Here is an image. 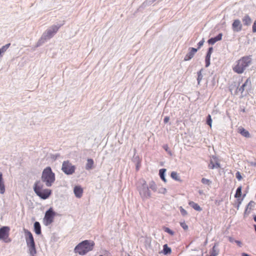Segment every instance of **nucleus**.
Wrapping results in <instances>:
<instances>
[{
  "mask_svg": "<svg viewBox=\"0 0 256 256\" xmlns=\"http://www.w3.org/2000/svg\"><path fill=\"white\" fill-rule=\"evenodd\" d=\"M255 204V202L251 200L249 202V203L248 204L245 210L244 214H248L250 212V210L252 209V208L254 206Z\"/></svg>",
  "mask_w": 256,
  "mask_h": 256,
  "instance_id": "nucleus-17",
  "label": "nucleus"
},
{
  "mask_svg": "<svg viewBox=\"0 0 256 256\" xmlns=\"http://www.w3.org/2000/svg\"><path fill=\"white\" fill-rule=\"evenodd\" d=\"M246 194H244L243 195V196H242V198H244V197L246 196Z\"/></svg>",
  "mask_w": 256,
  "mask_h": 256,
  "instance_id": "nucleus-54",
  "label": "nucleus"
},
{
  "mask_svg": "<svg viewBox=\"0 0 256 256\" xmlns=\"http://www.w3.org/2000/svg\"><path fill=\"white\" fill-rule=\"evenodd\" d=\"M212 50H213V48L212 47L209 48L206 57L210 58L211 54L212 52Z\"/></svg>",
  "mask_w": 256,
  "mask_h": 256,
  "instance_id": "nucleus-36",
  "label": "nucleus"
},
{
  "mask_svg": "<svg viewBox=\"0 0 256 256\" xmlns=\"http://www.w3.org/2000/svg\"><path fill=\"white\" fill-rule=\"evenodd\" d=\"M190 52L186 55L184 60L187 61L192 59L195 53L198 51V49L194 48H189Z\"/></svg>",
  "mask_w": 256,
  "mask_h": 256,
  "instance_id": "nucleus-12",
  "label": "nucleus"
},
{
  "mask_svg": "<svg viewBox=\"0 0 256 256\" xmlns=\"http://www.w3.org/2000/svg\"><path fill=\"white\" fill-rule=\"evenodd\" d=\"M214 163L215 162H214V161L211 160L208 166V168L210 169L215 168Z\"/></svg>",
  "mask_w": 256,
  "mask_h": 256,
  "instance_id": "nucleus-35",
  "label": "nucleus"
},
{
  "mask_svg": "<svg viewBox=\"0 0 256 256\" xmlns=\"http://www.w3.org/2000/svg\"><path fill=\"white\" fill-rule=\"evenodd\" d=\"M26 240L28 248L30 254L31 256H35L36 254V245L34 238L32 232L24 228Z\"/></svg>",
  "mask_w": 256,
  "mask_h": 256,
  "instance_id": "nucleus-4",
  "label": "nucleus"
},
{
  "mask_svg": "<svg viewBox=\"0 0 256 256\" xmlns=\"http://www.w3.org/2000/svg\"><path fill=\"white\" fill-rule=\"evenodd\" d=\"M215 168H220V164L218 162H216L214 163Z\"/></svg>",
  "mask_w": 256,
  "mask_h": 256,
  "instance_id": "nucleus-45",
  "label": "nucleus"
},
{
  "mask_svg": "<svg viewBox=\"0 0 256 256\" xmlns=\"http://www.w3.org/2000/svg\"><path fill=\"white\" fill-rule=\"evenodd\" d=\"M222 33L219 34L214 38H212L208 40V42L210 44H214L216 42L222 40Z\"/></svg>",
  "mask_w": 256,
  "mask_h": 256,
  "instance_id": "nucleus-15",
  "label": "nucleus"
},
{
  "mask_svg": "<svg viewBox=\"0 0 256 256\" xmlns=\"http://www.w3.org/2000/svg\"><path fill=\"white\" fill-rule=\"evenodd\" d=\"M201 182L203 184H206L208 186L210 185L212 183V182L210 180L204 178H202Z\"/></svg>",
  "mask_w": 256,
  "mask_h": 256,
  "instance_id": "nucleus-31",
  "label": "nucleus"
},
{
  "mask_svg": "<svg viewBox=\"0 0 256 256\" xmlns=\"http://www.w3.org/2000/svg\"><path fill=\"white\" fill-rule=\"evenodd\" d=\"M164 149L170 155H172V153L170 150H169L168 146L167 144H164L163 146Z\"/></svg>",
  "mask_w": 256,
  "mask_h": 256,
  "instance_id": "nucleus-37",
  "label": "nucleus"
},
{
  "mask_svg": "<svg viewBox=\"0 0 256 256\" xmlns=\"http://www.w3.org/2000/svg\"><path fill=\"white\" fill-rule=\"evenodd\" d=\"M161 180H162L164 182H166V180L165 178V174L161 173Z\"/></svg>",
  "mask_w": 256,
  "mask_h": 256,
  "instance_id": "nucleus-44",
  "label": "nucleus"
},
{
  "mask_svg": "<svg viewBox=\"0 0 256 256\" xmlns=\"http://www.w3.org/2000/svg\"><path fill=\"white\" fill-rule=\"evenodd\" d=\"M149 187L150 188H151L152 190H154V191L156 190V184L155 182L153 181H152L149 184Z\"/></svg>",
  "mask_w": 256,
  "mask_h": 256,
  "instance_id": "nucleus-32",
  "label": "nucleus"
},
{
  "mask_svg": "<svg viewBox=\"0 0 256 256\" xmlns=\"http://www.w3.org/2000/svg\"><path fill=\"white\" fill-rule=\"evenodd\" d=\"M252 62L250 56H243L236 62V64L232 67V70L236 74H241L252 64Z\"/></svg>",
  "mask_w": 256,
  "mask_h": 256,
  "instance_id": "nucleus-1",
  "label": "nucleus"
},
{
  "mask_svg": "<svg viewBox=\"0 0 256 256\" xmlns=\"http://www.w3.org/2000/svg\"><path fill=\"white\" fill-rule=\"evenodd\" d=\"M242 186H240L236 189V192L234 194V197L236 198H240L242 196Z\"/></svg>",
  "mask_w": 256,
  "mask_h": 256,
  "instance_id": "nucleus-27",
  "label": "nucleus"
},
{
  "mask_svg": "<svg viewBox=\"0 0 256 256\" xmlns=\"http://www.w3.org/2000/svg\"><path fill=\"white\" fill-rule=\"evenodd\" d=\"M252 164L254 166H256V162H252Z\"/></svg>",
  "mask_w": 256,
  "mask_h": 256,
  "instance_id": "nucleus-51",
  "label": "nucleus"
},
{
  "mask_svg": "<svg viewBox=\"0 0 256 256\" xmlns=\"http://www.w3.org/2000/svg\"><path fill=\"white\" fill-rule=\"evenodd\" d=\"M74 192L76 197L80 198L83 194V190L80 186H76L74 188Z\"/></svg>",
  "mask_w": 256,
  "mask_h": 256,
  "instance_id": "nucleus-13",
  "label": "nucleus"
},
{
  "mask_svg": "<svg viewBox=\"0 0 256 256\" xmlns=\"http://www.w3.org/2000/svg\"><path fill=\"white\" fill-rule=\"evenodd\" d=\"M254 222H256V215L254 216Z\"/></svg>",
  "mask_w": 256,
  "mask_h": 256,
  "instance_id": "nucleus-52",
  "label": "nucleus"
},
{
  "mask_svg": "<svg viewBox=\"0 0 256 256\" xmlns=\"http://www.w3.org/2000/svg\"><path fill=\"white\" fill-rule=\"evenodd\" d=\"M94 160L92 158H88L87 160V163L86 166V168L88 170H90L93 168L94 166Z\"/></svg>",
  "mask_w": 256,
  "mask_h": 256,
  "instance_id": "nucleus-25",
  "label": "nucleus"
},
{
  "mask_svg": "<svg viewBox=\"0 0 256 256\" xmlns=\"http://www.w3.org/2000/svg\"><path fill=\"white\" fill-rule=\"evenodd\" d=\"M34 190L37 196L44 200L48 198L52 194L50 190L44 188V184L40 181L35 182Z\"/></svg>",
  "mask_w": 256,
  "mask_h": 256,
  "instance_id": "nucleus-3",
  "label": "nucleus"
},
{
  "mask_svg": "<svg viewBox=\"0 0 256 256\" xmlns=\"http://www.w3.org/2000/svg\"><path fill=\"white\" fill-rule=\"evenodd\" d=\"M55 214V212H54L52 208H49L48 210L46 212L44 218V225L48 226L50 224L54 221Z\"/></svg>",
  "mask_w": 256,
  "mask_h": 256,
  "instance_id": "nucleus-9",
  "label": "nucleus"
},
{
  "mask_svg": "<svg viewBox=\"0 0 256 256\" xmlns=\"http://www.w3.org/2000/svg\"><path fill=\"white\" fill-rule=\"evenodd\" d=\"M180 225L184 230L188 229V226L184 222H180Z\"/></svg>",
  "mask_w": 256,
  "mask_h": 256,
  "instance_id": "nucleus-40",
  "label": "nucleus"
},
{
  "mask_svg": "<svg viewBox=\"0 0 256 256\" xmlns=\"http://www.w3.org/2000/svg\"><path fill=\"white\" fill-rule=\"evenodd\" d=\"M10 45V44H6L5 46H3L1 48H0V54L2 53H4L8 50Z\"/></svg>",
  "mask_w": 256,
  "mask_h": 256,
  "instance_id": "nucleus-29",
  "label": "nucleus"
},
{
  "mask_svg": "<svg viewBox=\"0 0 256 256\" xmlns=\"http://www.w3.org/2000/svg\"><path fill=\"white\" fill-rule=\"evenodd\" d=\"M169 120H170V118H169L168 116H166L164 118V123H167L168 122Z\"/></svg>",
  "mask_w": 256,
  "mask_h": 256,
  "instance_id": "nucleus-46",
  "label": "nucleus"
},
{
  "mask_svg": "<svg viewBox=\"0 0 256 256\" xmlns=\"http://www.w3.org/2000/svg\"><path fill=\"white\" fill-rule=\"evenodd\" d=\"M236 176L238 180H240L242 178V176L240 173L239 172H237L236 174Z\"/></svg>",
  "mask_w": 256,
  "mask_h": 256,
  "instance_id": "nucleus-42",
  "label": "nucleus"
},
{
  "mask_svg": "<svg viewBox=\"0 0 256 256\" xmlns=\"http://www.w3.org/2000/svg\"><path fill=\"white\" fill-rule=\"evenodd\" d=\"M5 192V186L2 178V174L0 172V193L4 194Z\"/></svg>",
  "mask_w": 256,
  "mask_h": 256,
  "instance_id": "nucleus-16",
  "label": "nucleus"
},
{
  "mask_svg": "<svg viewBox=\"0 0 256 256\" xmlns=\"http://www.w3.org/2000/svg\"><path fill=\"white\" fill-rule=\"evenodd\" d=\"M161 253L164 255L170 254L172 253V249L170 247L168 246L167 244L163 246V249L161 250Z\"/></svg>",
  "mask_w": 256,
  "mask_h": 256,
  "instance_id": "nucleus-18",
  "label": "nucleus"
},
{
  "mask_svg": "<svg viewBox=\"0 0 256 256\" xmlns=\"http://www.w3.org/2000/svg\"><path fill=\"white\" fill-rule=\"evenodd\" d=\"M204 38H202V40H200L198 43V50L200 48L201 46H202L204 44Z\"/></svg>",
  "mask_w": 256,
  "mask_h": 256,
  "instance_id": "nucleus-41",
  "label": "nucleus"
},
{
  "mask_svg": "<svg viewBox=\"0 0 256 256\" xmlns=\"http://www.w3.org/2000/svg\"><path fill=\"white\" fill-rule=\"evenodd\" d=\"M242 21L244 26H249L251 24L252 20L248 14H246L242 18Z\"/></svg>",
  "mask_w": 256,
  "mask_h": 256,
  "instance_id": "nucleus-14",
  "label": "nucleus"
},
{
  "mask_svg": "<svg viewBox=\"0 0 256 256\" xmlns=\"http://www.w3.org/2000/svg\"><path fill=\"white\" fill-rule=\"evenodd\" d=\"M254 230L256 232V224H254Z\"/></svg>",
  "mask_w": 256,
  "mask_h": 256,
  "instance_id": "nucleus-53",
  "label": "nucleus"
},
{
  "mask_svg": "<svg viewBox=\"0 0 256 256\" xmlns=\"http://www.w3.org/2000/svg\"><path fill=\"white\" fill-rule=\"evenodd\" d=\"M238 132L242 136L248 138L250 137V134L246 129H238Z\"/></svg>",
  "mask_w": 256,
  "mask_h": 256,
  "instance_id": "nucleus-22",
  "label": "nucleus"
},
{
  "mask_svg": "<svg viewBox=\"0 0 256 256\" xmlns=\"http://www.w3.org/2000/svg\"><path fill=\"white\" fill-rule=\"evenodd\" d=\"M252 32H256V19L252 25Z\"/></svg>",
  "mask_w": 256,
  "mask_h": 256,
  "instance_id": "nucleus-43",
  "label": "nucleus"
},
{
  "mask_svg": "<svg viewBox=\"0 0 256 256\" xmlns=\"http://www.w3.org/2000/svg\"><path fill=\"white\" fill-rule=\"evenodd\" d=\"M206 124L212 127V119L210 114H208L206 118Z\"/></svg>",
  "mask_w": 256,
  "mask_h": 256,
  "instance_id": "nucleus-33",
  "label": "nucleus"
},
{
  "mask_svg": "<svg viewBox=\"0 0 256 256\" xmlns=\"http://www.w3.org/2000/svg\"><path fill=\"white\" fill-rule=\"evenodd\" d=\"M102 256V255H100V256Z\"/></svg>",
  "mask_w": 256,
  "mask_h": 256,
  "instance_id": "nucleus-55",
  "label": "nucleus"
},
{
  "mask_svg": "<svg viewBox=\"0 0 256 256\" xmlns=\"http://www.w3.org/2000/svg\"><path fill=\"white\" fill-rule=\"evenodd\" d=\"M94 246V242L93 241L85 240L76 246L74 252L80 255H84L88 252L92 250Z\"/></svg>",
  "mask_w": 256,
  "mask_h": 256,
  "instance_id": "nucleus-2",
  "label": "nucleus"
},
{
  "mask_svg": "<svg viewBox=\"0 0 256 256\" xmlns=\"http://www.w3.org/2000/svg\"><path fill=\"white\" fill-rule=\"evenodd\" d=\"M42 180L45 182L48 186H50L55 180V174L50 167L44 168L42 176Z\"/></svg>",
  "mask_w": 256,
  "mask_h": 256,
  "instance_id": "nucleus-5",
  "label": "nucleus"
},
{
  "mask_svg": "<svg viewBox=\"0 0 256 256\" xmlns=\"http://www.w3.org/2000/svg\"><path fill=\"white\" fill-rule=\"evenodd\" d=\"M242 25L241 22L238 19H236L234 20L232 24V29L234 32H239L242 30Z\"/></svg>",
  "mask_w": 256,
  "mask_h": 256,
  "instance_id": "nucleus-11",
  "label": "nucleus"
},
{
  "mask_svg": "<svg viewBox=\"0 0 256 256\" xmlns=\"http://www.w3.org/2000/svg\"><path fill=\"white\" fill-rule=\"evenodd\" d=\"M242 256H250L248 254L246 253L243 252L242 254Z\"/></svg>",
  "mask_w": 256,
  "mask_h": 256,
  "instance_id": "nucleus-49",
  "label": "nucleus"
},
{
  "mask_svg": "<svg viewBox=\"0 0 256 256\" xmlns=\"http://www.w3.org/2000/svg\"><path fill=\"white\" fill-rule=\"evenodd\" d=\"M250 83V78H248L246 80L244 83L240 88H238L236 90L240 92L241 93H242L244 90L245 87L248 85V84Z\"/></svg>",
  "mask_w": 256,
  "mask_h": 256,
  "instance_id": "nucleus-24",
  "label": "nucleus"
},
{
  "mask_svg": "<svg viewBox=\"0 0 256 256\" xmlns=\"http://www.w3.org/2000/svg\"><path fill=\"white\" fill-rule=\"evenodd\" d=\"M166 192V188H163L162 189V191L161 190V193L165 194Z\"/></svg>",
  "mask_w": 256,
  "mask_h": 256,
  "instance_id": "nucleus-47",
  "label": "nucleus"
},
{
  "mask_svg": "<svg viewBox=\"0 0 256 256\" xmlns=\"http://www.w3.org/2000/svg\"><path fill=\"white\" fill-rule=\"evenodd\" d=\"M243 200V198H237L236 202H237V204L236 208L238 210L239 209L240 206L242 204V202Z\"/></svg>",
  "mask_w": 256,
  "mask_h": 256,
  "instance_id": "nucleus-34",
  "label": "nucleus"
},
{
  "mask_svg": "<svg viewBox=\"0 0 256 256\" xmlns=\"http://www.w3.org/2000/svg\"><path fill=\"white\" fill-rule=\"evenodd\" d=\"M219 252L220 250L217 248V244H215L210 252V256H217L219 254Z\"/></svg>",
  "mask_w": 256,
  "mask_h": 256,
  "instance_id": "nucleus-19",
  "label": "nucleus"
},
{
  "mask_svg": "<svg viewBox=\"0 0 256 256\" xmlns=\"http://www.w3.org/2000/svg\"><path fill=\"white\" fill-rule=\"evenodd\" d=\"M76 167L68 160L64 161L62 163V170L66 174H72L74 172Z\"/></svg>",
  "mask_w": 256,
  "mask_h": 256,
  "instance_id": "nucleus-8",
  "label": "nucleus"
},
{
  "mask_svg": "<svg viewBox=\"0 0 256 256\" xmlns=\"http://www.w3.org/2000/svg\"><path fill=\"white\" fill-rule=\"evenodd\" d=\"M134 162L136 163V170L138 171L141 166L142 160L139 158V156H136L134 158Z\"/></svg>",
  "mask_w": 256,
  "mask_h": 256,
  "instance_id": "nucleus-21",
  "label": "nucleus"
},
{
  "mask_svg": "<svg viewBox=\"0 0 256 256\" xmlns=\"http://www.w3.org/2000/svg\"><path fill=\"white\" fill-rule=\"evenodd\" d=\"M203 71V69L202 68L199 72H198V84H200V81L202 79V72Z\"/></svg>",
  "mask_w": 256,
  "mask_h": 256,
  "instance_id": "nucleus-28",
  "label": "nucleus"
},
{
  "mask_svg": "<svg viewBox=\"0 0 256 256\" xmlns=\"http://www.w3.org/2000/svg\"><path fill=\"white\" fill-rule=\"evenodd\" d=\"M180 212L181 214L183 216H185L187 215V214H188L187 212L184 208H183L182 206L180 207Z\"/></svg>",
  "mask_w": 256,
  "mask_h": 256,
  "instance_id": "nucleus-38",
  "label": "nucleus"
},
{
  "mask_svg": "<svg viewBox=\"0 0 256 256\" xmlns=\"http://www.w3.org/2000/svg\"><path fill=\"white\" fill-rule=\"evenodd\" d=\"M236 242L238 245H240V244H241L240 242V241H238V240H236Z\"/></svg>",
  "mask_w": 256,
  "mask_h": 256,
  "instance_id": "nucleus-50",
  "label": "nucleus"
},
{
  "mask_svg": "<svg viewBox=\"0 0 256 256\" xmlns=\"http://www.w3.org/2000/svg\"><path fill=\"white\" fill-rule=\"evenodd\" d=\"M10 228L8 226H2L0 228V240L4 242L8 243L12 240L10 238Z\"/></svg>",
  "mask_w": 256,
  "mask_h": 256,
  "instance_id": "nucleus-7",
  "label": "nucleus"
},
{
  "mask_svg": "<svg viewBox=\"0 0 256 256\" xmlns=\"http://www.w3.org/2000/svg\"><path fill=\"white\" fill-rule=\"evenodd\" d=\"M59 26H52L45 32L44 36L45 38H50L58 31Z\"/></svg>",
  "mask_w": 256,
  "mask_h": 256,
  "instance_id": "nucleus-10",
  "label": "nucleus"
},
{
  "mask_svg": "<svg viewBox=\"0 0 256 256\" xmlns=\"http://www.w3.org/2000/svg\"><path fill=\"white\" fill-rule=\"evenodd\" d=\"M34 231L38 235H39L42 233L41 226L40 222H36L34 223Z\"/></svg>",
  "mask_w": 256,
  "mask_h": 256,
  "instance_id": "nucleus-20",
  "label": "nucleus"
},
{
  "mask_svg": "<svg viewBox=\"0 0 256 256\" xmlns=\"http://www.w3.org/2000/svg\"><path fill=\"white\" fill-rule=\"evenodd\" d=\"M189 205L192 207L194 210L200 212L202 210V208H200V206L196 203H195L194 202H189Z\"/></svg>",
  "mask_w": 256,
  "mask_h": 256,
  "instance_id": "nucleus-23",
  "label": "nucleus"
},
{
  "mask_svg": "<svg viewBox=\"0 0 256 256\" xmlns=\"http://www.w3.org/2000/svg\"><path fill=\"white\" fill-rule=\"evenodd\" d=\"M163 230H164V232L169 234L171 236H173L174 234V232L170 228H168L164 226Z\"/></svg>",
  "mask_w": 256,
  "mask_h": 256,
  "instance_id": "nucleus-30",
  "label": "nucleus"
},
{
  "mask_svg": "<svg viewBox=\"0 0 256 256\" xmlns=\"http://www.w3.org/2000/svg\"><path fill=\"white\" fill-rule=\"evenodd\" d=\"M140 194L142 198H147L150 196V192L146 182L144 180H140V185L138 186Z\"/></svg>",
  "mask_w": 256,
  "mask_h": 256,
  "instance_id": "nucleus-6",
  "label": "nucleus"
},
{
  "mask_svg": "<svg viewBox=\"0 0 256 256\" xmlns=\"http://www.w3.org/2000/svg\"><path fill=\"white\" fill-rule=\"evenodd\" d=\"M170 176L172 178L176 181L180 182L181 180L180 177L178 176L177 172H172L170 174Z\"/></svg>",
  "mask_w": 256,
  "mask_h": 256,
  "instance_id": "nucleus-26",
  "label": "nucleus"
},
{
  "mask_svg": "<svg viewBox=\"0 0 256 256\" xmlns=\"http://www.w3.org/2000/svg\"><path fill=\"white\" fill-rule=\"evenodd\" d=\"M210 58L206 57V67H208L210 65Z\"/></svg>",
  "mask_w": 256,
  "mask_h": 256,
  "instance_id": "nucleus-39",
  "label": "nucleus"
},
{
  "mask_svg": "<svg viewBox=\"0 0 256 256\" xmlns=\"http://www.w3.org/2000/svg\"><path fill=\"white\" fill-rule=\"evenodd\" d=\"M166 170V168H161V172H162V174H165Z\"/></svg>",
  "mask_w": 256,
  "mask_h": 256,
  "instance_id": "nucleus-48",
  "label": "nucleus"
}]
</instances>
